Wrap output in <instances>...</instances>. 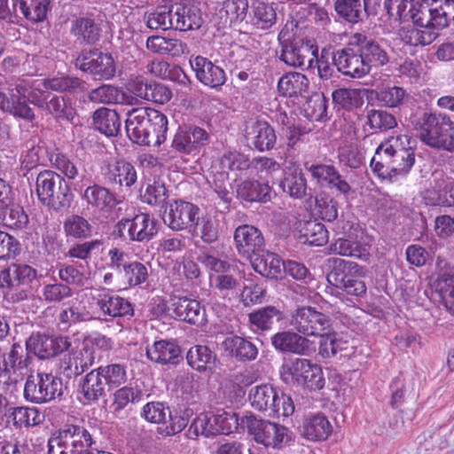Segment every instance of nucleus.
I'll return each mask as SVG.
<instances>
[{"label":"nucleus","mask_w":454,"mask_h":454,"mask_svg":"<svg viewBox=\"0 0 454 454\" xmlns=\"http://www.w3.org/2000/svg\"><path fill=\"white\" fill-rule=\"evenodd\" d=\"M51 93L38 88L35 82L19 78L9 84L6 91L0 92V109L28 121L35 120V113L28 106L31 104L44 108Z\"/></svg>","instance_id":"obj_1"},{"label":"nucleus","mask_w":454,"mask_h":454,"mask_svg":"<svg viewBox=\"0 0 454 454\" xmlns=\"http://www.w3.org/2000/svg\"><path fill=\"white\" fill-rule=\"evenodd\" d=\"M126 131L134 143L160 145L167 138L168 119L161 112L153 108H133L128 113Z\"/></svg>","instance_id":"obj_2"},{"label":"nucleus","mask_w":454,"mask_h":454,"mask_svg":"<svg viewBox=\"0 0 454 454\" xmlns=\"http://www.w3.org/2000/svg\"><path fill=\"white\" fill-rule=\"evenodd\" d=\"M419 137L430 147L454 152V121L446 114L433 113L425 115L419 129Z\"/></svg>","instance_id":"obj_3"},{"label":"nucleus","mask_w":454,"mask_h":454,"mask_svg":"<svg viewBox=\"0 0 454 454\" xmlns=\"http://www.w3.org/2000/svg\"><path fill=\"white\" fill-rule=\"evenodd\" d=\"M331 271L327 274V282L347 294L362 296L366 293V285L360 278L364 275V268L356 262L341 258L329 259Z\"/></svg>","instance_id":"obj_4"},{"label":"nucleus","mask_w":454,"mask_h":454,"mask_svg":"<svg viewBox=\"0 0 454 454\" xmlns=\"http://www.w3.org/2000/svg\"><path fill=\"white\" fill-rule=\"evenodd\" d=\"M279 373L287 385L302 386L310 390H320L325 386L321 367L309 359H289L281 365Z\"/></svg>","instance_id":"obj_5"},{"label":"nucleus","mask_w":454,"mask_h":454,"mask_svg":"<svg viewBox=\"0 0 454 454\" xmlns=\"http://www.w3.org/2000/svg\"><path fill=\"white\" fill-rule=\"evenodd\" d=\"M248 399L251 406L270 417H289L294 412V403L292 398L281 393L268 384L255 386L251 388Z\"/></svg>","instance_id":"obj_6"},{"label":"nucleus","mask_w":454,"mask_h":454,"mask_svg":"<svg viewBox=\"0 0 454 454\" xmlns=\"http://www.w3.org/2000/svg\"><path fill=\"white\" fill-rule=\"evenodd\" d=\"M35 192L39 200L55 210L67 207L71 200L65 179L52 170H43L36 177Z\"/></svg>","instance_id":"obj_7"},{"label":"nucleus","mask_w":454,"mask_h":454,"mask_svg":"<svg viewBox=\"0 0 454 454\" xmlns=\"http://www.w3.org/2000/svg\"><path fill=\"white\" fill-rule=\"evenodd\" d=\"M417 26L443 29L454 24V0H420L413 17Z\"/></svg>","instance_id":"obj_8"},{"label":"nucleus","mask_w":454,"mask_h":454,"mask_svg":"<svg viewBox=\"0 0 454 454\" xmlns=\"http://www.w3.org/2000/svg\"><path fill=\"white\" fill-rule=\"evenodd\" d=\"M63 394L62 380L52 373L29 374L24 385V398L32 403H49Z\"/></svg>","instance_id":"obj_9"},{"label":"nucleus","mask_w":454,"mask_h":454,"mask_svg":"<svg viewBox=\"0 0 454 454\" xmlns=\"http://www.w3.org/2000/svg\"><path fill=\"white\" fill-rule=\"evenodd\" d=\"M94 443V437L86 427L69 424L60 428L58 434L49 440L48 446L50 453L55 444L59 454H83Z\"/></svg>","instance_id":"obj_10"},{"label":"nucleus","mask_w":454,"mask_h":454,"mask_svg":"<svg viewBox=\"0 0 454 454\" xmlns=\"http://www.w3.org/2000/svg\"><path fill=\"white\" fill-rule=\"evenodd\" d=\"M74 65L96 80H110L115 74V62L111 54L98 49L82 50L75 59Z\"/></svg>","instance_id":"obj_11"},{"label":"nucleus","mask_w":454,"mask_h":454,"mask_svg":"<svg viewBox=\"0 0 454 454\" xmlns=\"http://www.w3.org/2000/svg\"><path fill=\"white\" fill-rule=\"evenodd\" d=\"M356 43V36L352 35L346 47L333 52L332 59L338 72L345 76L358 79L369 73Z\"/></svg>","instance_id":"obj_12"},{"label":"nucleus","mask_w":454,"mask_h":454,"mask_svg":"<svg viewBox=\"0 0 454 454\" xmlns=\"http://www.w3.org/2000/svg\"><path fill=\"white\" fill-rule=\"evenodd\" d=\"M414 162L415 155L412 150L374 155L371 160V167L379 176L393 178L408 174Z\"/></svg>","instance_id":"obj_13"},{"label":"nucleus","mask_w":454,"mask_h":454,"mask_svg":"<svg viewBox=\"0 0 454 454\" xmlns=\"http://www.w3.org/2000/svg\"><path fill=\"white\" fill-rule=\"evenodd\" d=\"M291 325L304 337H320L330 330L331 319L327 315L312 307H302L297 309L293 314Z\"/></svg>","instance_id":"obj_14"},{"label":"nucleus","mask_w":454,"mask_h":454,"mask_svg":"<svg viewBox=\"0 0 454 454\" xmlns=\"http://www.w3.org/2000/svg\"><path fill=\"white\" fill-rule=\"evenodd\" d=\"M286 26L278 34V41L281 45L280 59L290 67H310L317 49L309 44H297L292 41L293 35Z\"/></svg>","instance_id":"obj_15"},{"label":"nucleus","mask_w":454,"mask_h":454,"mask_svg":"<svg viewBox=\"0 0 454 454\" xmlns=\"http://www.w3.org/2000/svg\"><path fill=\"white\" fill-rule=\"evenodd\" d=\"M71 342L67 337L49 336L39 332L33 333L26 341V349L40 359H48L69 348Z\"/></svg>","instance_id":"obj_16"},{"label":"nucleus","mask_w":454,"mask_h":454,"mask_svg":"<svg viewBox=\"0 0 454 454\" xmlns=\"http://www.w3.org/2000/svg\"><path fill=\"white\" fill-rule=\"evenodd\" d=\"M168 310L174 318L190 325L203 326L207 322L205 307L195 299L174 296L170 299Z\"/></svg>","instance_id":"obj_17"},{"label":"nucleus","mask_w":454,"mask_h":454,"mask_svg":"<svg viewBox=\"0 0 454 454\" xmlns=\"http://www.w3.org/2000/svg\"><path fill=\"white\" fill-rule=\"evenodd\" d=\"M170 11L175 30H194L202 24L200 10L193 0H170Z\"/></svg>","instance_id":"obj_18"},{"label":"nucleus","mask_w":454,"mask_h":454,"mask_svg":"<svg viewBox=\"0 0 454 454\" xmlns=\"http://www.w3.org/2000/svg\"><path fill=\"white\" fill-rule=\"evenodd\" d=\"M98 317L107 320L108 317H132L134 309L125 298L110 292H102L94 297Z\"/></svg>","instance_id":"obj_19"},{"label":"nucleus","mask_w":454,"mask_h":454,"mask_svg":"<svg viewBox=\"0 0 454 454\" xmlns=\"http://www.w3.org/2000/svg\"><path fill=\"white\" fill-rule=\"evenodd\" d=\"M87 209L94 215L107 216L117 205L123 204L109 189L99 184L88 186L82 194Z\"/></svg>","instance_id":"obj_20"},{"label":"nucleus","mask_w":454,"mask_h":454,"mask_svg":"<svg viewBox=\"0 0 454 454\" xmlns=\"http://www.w3.org/2000/svg\"><path fill=\"white\" fill-rule=\"evenodd\" d=\"M306 169L320 187L335 190L343 195L351 191L350 184L333 164L315 163L306 166Z\"/></svg>","instance_id":"obj_21"},{"label":"nucleus","mask_w":454,"mask_h":454,"mask_svg":"<svg viewBox=\"0 0 454 454\" xmlns=\"http://www.w3.org/2000/svg\"><path fill=\"white\" fill-rule=\"evenodd\" d=\"M209 135L197 126L179 127L171 143V148L180 154H192L208 143Z\"/></svg>","instance_id":"obj_22"},{"label":"nucleus","mask_w":454,"mask_h":454,"mask_svg":"<svg viewBox=\"0 0 454 454\" xmlns=\"http://www.w3.org/2000/svg\"><path fill=\"white\" fill-rule=\"evenodd\" d=\"M426 204L430 206H454V180L442 172L433 174V180L423 195Z\"/></svg>","instance_id":"obj_23"},{"label":"nucleus","mask_w":454,"mask_h":454,"mask_svg":"<svg viewBox=\"0 0 454 454\" xmlns=\"http://www.w3.org/2000/svg\"><path fill=\"white\" fill-rule=\"evenodd\" d=\"M234 242L238 253L249 260L263 252L265 247L262 231L248 224L240 225L235 230Z\"/></svg>","instance_id":"obj_24"},{"label":"nucleus","mask_w":454,"mask_h":454,"mask_svg":"<svg viewBox=\"0 0 454 454\" xmlns=\"http://www.w3.org/2000/svg\"><path fill=\"white\" fill-rule=\"evenodd\" d=\"M200 214V208L184 200H176L169 205V210L163 217L164 223L173 231L192 228Z\"/></svg>","instance_id":"obj_25"},{"label":"nucleus","mask_w":454,"mask_h":454,"mask_svg":"<svg viewBox=\"0 0 454 454\" xmlns=\"http://www.w3.org/2000/svg\"><path fill=\"white\" fill-rule=\"evenodd\" d=\"M354 36H356V45L360 49L368 73L372 68L378 69L389 62L390 56L387 49L381 43L360 33L354 34Z\"/></svg>","instance_id":"obj_26"},{"label":"nucleus","mask_w":454,"mask_h":454,"mask_svg":"<svg viewBox=\"0 0 454 454\" xmlns=\"http://www.w3.org/2000/svg\"><path fill=\"white\" fill-rule=\"evenodd\" d=\"M272 346L278 351L309 356L315 351L313 342L292 331H283L271 337Z\"/></svg>","instance_id":"obj_27"},{"label":"nucleus","mask_w":454,"mask_h":454,"mask_svg":"<svg viewBox=\"0 0 454 454\" xmlns=\"http://www.w3.org/2000/svg\"><path fill=\"white\" fill-rule=\"evenodd\" d=\"M190 65L195 72L196 78L210 88H219L224 84L226 74L224 70L202 56L190 59Z\"/></svg>","instance_id":"obj_28"},{"label":"nucleus","mask_w":454,"mask_h":454,"mask_svg":"<svg viewBox=\"0 0 454 454\" xmlns=\"http://www.w3.org/2000/svg\"><path fill=\"white\" fill-rule=\"evenodd\" d=\"M70 34L81 44L92 45L100 40V24L91 16H80L71 20Z\"/></svg>","instance_id":"obj_29"},{"label":"nucleus","mask_w":454,"mask_h":454,"mask_svg":"<svg viewBox=\"0 0 454 454\" xmlns=\"http://www.w3.org/2000/svg\"><path fill=\"white\" fill-rule=\"evenodd\" d=\"M124 228L128 226L129 236L132 240L148 241L157 233L156 221L149 214L141 213L131 220L124 219L120 222Z\"/></svg>","instance_id":"obj_30"},{"label":"nucleus","mask_w":454,"mask_h":454,"mask_svg":"<svg viewBox=\"0 0 454 454\" xmlns=\"http://www.w3.org/2000/svg\"><path fill=\"white\" fill-rule=\"evenodd\" d=\"M333 433V426L327 417L321 413L310 414L301 426L302 435L314 442L325 441Z\"/></svg>","instance_id":"obj_31"},{"label":"nucleus","mask_w":454,"mask_h":454,"mask_svg":"<svg viewBox=\"0 0 454 454\" xmlns=\"http://www.w3.org/2000/svg\"><path fill=\"white\" fill-rule=\"evenodd\" d=\"M250 262L253 269L262 277L278 279L283 275L284 262L275 253L263 250Z\"/></svg>","instance_id":"obj_32"},{"label":"nucleus","mask_w":454,"mask_h":454,"mask_svg":"<svg viewBox=\"0 0 454 454\" xmlns=\"http://www.w3.org/2000/svg\"><path fill=\"white\" fill-rule=\"evenodd\" d=\"M89 99L97 104H121L133 105L135 98L128 95L121 89L114 85L103 84L92 90L89 94Z\"/></svg>","instance_id":"obj_33"},{"label":"nucleus","mask_w":454,"mask_h":454,"mask_svg":"<svg viewBox=\"0 0 454 454\" xmlns=\"http://www.w3.org/2000/svg\"><path fill=\"white\" fill-rule=\"evenodd\" d=\"M398 35L402 42L411 46H426L432 43L438 36V34L430 27L412 26L402 27Z\"/></svg>","instance_id":"obj_34"},{"label":"nucleus","mask_w":454,"mask_h":454,"mask_svg":"<svg viewBox=\"0 0 454 454\" xmlns=\"http://www.w3.org/2000/svg\"><path fill=\"white\" fill-rule=\"evenodd\" d=\"M222 345L225 352L239 361H252L258 355L256 346L240 336L227 337Z\"/></svg>","instance_id":"obj_35"},{"label":"nucleus","mask_w":454,"mask_h":454,"mask_svg":"<svg viewBox=\"0 0 454 454\" xmlns=\"http://www.w3.org/2000/svg\"><path fill=\"white\" fill-rule=\"evenodd\" d=\"M247 138L254 148L262 152L272 149L276 143L274 129L264 121L253 123L247 131Z\"/></svg>","instance_id":"obj_36"},{"label":"nucleus","mask_w":454,"mask_h":454,"mask_svg":"<svg viewBox=\"0 0 454 454\" xmlns=\"http://www.w3.org/2000/svg\"><path fill=\"white\" fill-rule=\"evenodd\" d=\"M94 127L106 137H115L121 129L119 114L113 109L100 107L92 116Z\"/></svg>","instance_id":"obj_37"},{"label":"nucleus","mask_w":454,"mask_h":454,"mask_svg":"<svg viewBox=\"0 0 454 454\" xmlns=\"http://www.w3.org/2000/svg\"><path fill=\"white\" fill-rule=\"evenodd\" d=\"M284 318L282 310L275 306H266L258 309L248 315V323L253 331L270 330L274 321H280Z\"/></svg>","instance_id":"obj_38"},{"label":"nucleus","mask_w":454,"mask_h":454,"mask_svg":"<svg viewBox=\"0 0 454 454\" xmlns=\"http://www.w3.org/2000/svg\"><path fill=\"white\" fill-rule=\"evenodd\" d=\"M148 278L147 267L137 261L129 262L116 276V282L120 287L127 289L140 286Z\"/></svg>","instance_id":"obj_39"},{"label":"nucleus","mask_w":454,"mask_h":454,"mask_svg":"<svg viewBox=\"0 0 454 454\" xmlns=\"http://www.w3.org/2000/svg\"><path fill=\"white\" fill-rule=\"evenodd\" d=\"M106 382L98 368L90 371L80 383V392L88 403L98 401L106 395Z\"/></svg>","instance_id":"obj_40"},{"label":"nucleus","mask_w":454,"mask_h":454,"mask_svg":"<svg viewBox=\"0 0 454 454\" xmlns=\"http://www.w3.org/2000/svg\"><path fill=\"white\" fill-rule=\"evenodd\" d=\"M146 356L159 364H176L180 356V348L173 342L159 340L146 348Z\"/></svg>","instance_id":"obj_41"},{"label":"nucleus","mask_w":454,"mask_h":454,"mask_svg":"<svg viewBox=\"0 0 454 454\" xmlns=\"http://www.w3.org/2000/svg\"><path fill=\"white\" fill-rule=\"evenodd\" d=\"M309 88V80L301 73H288L283 75L278 82V90L282 96H302Z\"/></svg>","instance_id":"obj_42"},{"label":"nucleus","mask_w":454,"mask_h":454,"mask_svg":"<svg viewBox=\"0 0 454 454\" xmlns=\"http://www.w3.org/2000/svg\"><path fill=\"white\" fill-rule=\"evenodd\" d=\"M303 242L311 246H323L328 241V231L325 225L317 220L299 222L295 226Z\"/></svg>","instance_id":"obj_43"},{"label":"nucleus","mask_w":454,"mask_h":454,"mask_svg":"<svg viewBox=\"0 0 454 454\" xmlns=\"http://www.w3.org/2000/svg\"><path fill=\"white\" fill-rule=\"evenodd\" d=\"M49 4L50 0H14L13 9H19L27 20L38 23L46 18Z\"/></svg>","instance_id":"obj_44"},{"label":"nucleus","mask_w":454,"mask_h":454,"mask_svg":"<svg viewBox=\"0 0 454 454\" xmlns=\"http://www.w3.org/2000/svg\"><path fill=\"white\" fill-rule=\"evenodd\" d=\"M95 352L88 344L72 354L69 357V364L65 371L68 377H76L83 373L95 363Z\"/></svg>","instance_id":"obj_45"},{"label":"nucleus","mask_w":454,"mask_h":454,"mask_svg":"<svg viewBox=\"0 0 454 454\" xmlns=\"http://www.w3.org/2000/svg\"><path fill=\"white\" fill-rule=\"evenodd\" d=\"M106 178L111 184L129 187L137 181V171L129 162L118 160L109 166Z\"/></svg>","instance_id":"obj_46"},{"label":"nucleus","mask_w":454,"mask_h":454,"mask_svg":"<svg viewBox=\"0 0 454 454\" xmlns=\"http://www.w3.org/2000/svg\"><path fill=\"white\" fill-rule=\"evenodd\" d=\"M51 114L57 121H68L73 122L76 116L75 108L69 98L63 96L51 95L45 102L43 108Z\"/></svg>","instance_id":"obj_47"},{"label":"nucleus","mask_w":454,"mask_h":454,"mask_svg":"<svg viewBox=\"0 0 454 454\" xmlns=\"http://www.w3.org/2000/svg\"><path fill=\"white\" fill-rule=\"evenodd\" d=\"M144 20L151 29H174L170 0H167L163 5L157 6L153 12H146Z\"/></svg>","instance_id":"obj_48"},{"label":"nucleus","mask_w":454,"mask_h":454,"mask_svg":"<svg viewBox=\"0 0 454 454\" xmlns=\"http://www.w3.org/2000/svg\"><path fill=\"white\" fill-rule=\"evenodd\" d=\"M252 24L259 29H269L277 21V13L273 6L262 0L252 4Z\"/></svg>","instance_id":"obj_49"},{"label":"nucleus","mask_w":454,"mask_h":454,"mask_svg":"<svg viewBox=\"0 0 454 454\" xmlns=\"http://www.w3.org/2000/svg\"><path fill=\"white\" fill-rule=\"evenodd\" d=\"M334 10L338 16L345 21L356 24L363 20L366 10V2L364 1L363 6L361 0H336Z\"/></svg>","instance_id":"obj_50"},{"label":"nucleus","mask_w":454,"mask_h":454,"mask_svg":"<svg viewBox=\"0 0 454 454\" xmlns=\"http://www.w3.org/2000/svg\"><path fill=\"white\" fill-rule=\"evenodd\" d=\"M146 47L149 51L162 55L168 54L175 57L184 53V44L181 41L160 35L148 37Z\"/></svg>","instance_id":"obj_51"},{"label":"nucleus","mask_w":454,"mask_h":454,"mask_svg":"<svg viewBox=\"0 0 454 454\" xmlns=\"http://www.w3.org/2000/svg\"><path fill=\"white\" fill-rule=\"evenodd\" d=\"M10 417L16 427H28L41 424L43 415L35 407L18 406L10 409Z\"/></svg>","instance_id":"obj_52"},{"label":"nucleus","mask_w":454,"mask_h":454,"mask_svg":"<svg viewBox=\"0 0 454 454\" xmlns=\"http://www.w3.org/2000/svg\"><path fill=\"white\" fill-rule=\"evenodd\" d=\"M271 188L268 184L245 181L239 185L238 193L246 200L266 202L270 200Z\"/></svg>","instance_id":"obj_53"},{"label":"nucleus","mask_w":454,"mask_h":454,"mask_svg":"<svg viewBox=\"0 0 454 454\" xmlns=\"http://www.w3.org/2000/svg\"><path fill=\"white\" fill-rule=\"evenodd\" d=\"M280 186L284 192L288 193L294 199L300 200L307 194V180L301 171L298 169L286 173Z\"/></svg>","instance_id":"obj_54"},{"label":"nucleus","mask_w":454,"mask_h":454,"mask_svg":"<svg viewBox=\"0 0 454 454\" xmlns=\"http://www.w3.org/2000/svg\"><path fill=\"white\" fill-rule=\"evenodd\" d=\"M218 222L211 215H198L193 226L192 235L200 237L206 243L215 242L218 239Z\"/></svg>","instance_id":"obj_55"},{"label":"nucleus","mask_w":454,"mask_h":454,"mask_svg":"<svg viewBox=\"0 0 454 454\" xmlns=\"http://www.w3.org/2000/svg\"><path fill=\"white\" fill-rule=\"evenodd\" d=\"M186 359L194 370L204 372L215 364V355L207 346L196 345L188 350Z\"/></svg>","instance_id":"obj_56"},{"label":"nucleus","mask_w":454,"mask_h":454,"mask_svg":"<svg viewBox=\"0 0 454 454\" xmlns=\"http://www.w3.org/2000/svg\"><path fill=\"white\" fill-rule=\"evenodd\" d=\"M28 354L29 353L23 355L20 345H12L7 361L5 362V371L19 376L27 374L31 363V358Z\"/></svg>","instance_id":"obj_57"},{"label":"nucleus","mask_w":454,"mask_h":454,"mask_svg":"<svg viewBox=\"0 0 454 454\" xmlns=\"http://www.w3.org/2000/svg\"><path fill=\"white\" fill-rule=\"evenodd\" d=\"M0 218L2 223L11 229H23L28 223V216L24 209L18 206L12 205L4 207L0 210Z\"/></svg>","instance_id":"obj_58"},{"label":"nucleus","mask_w":454,"mask_h":454,"mask_svg":"<svg viewBox=\"0 0 454 454\" xmlns=\"http://www.w3.org/2000/svg\"><path fill=\"white\" fill-rule=\"evenodd\" d=\"M331 250L342 256H350L365 260L369 256V250L365 246L346 239H338L331 245Z\"/></svg>","instance_id":"obj_59"},{"label":"nucleus","mask_w":454,"mask_h":454,"mask_svg":"<svg viewBox=\"0 0 454 454\" xmlns=\"http://www.w3.org/2000/svg\"><path fill=\"white\" fill-rule=\"evenodd\" d=\"M435 290L444 307L454 312V274H440L435 281Z\"/></svg>","instance_id":"obj_60"},{"label":"nucleus","mask_w":454,"mask_h":454,"mask_svg":"<svg viewBox=\"0 0 454 454\" xmlns=\"http://www.w3.org/2000/svg\"><path fill=\"white\" fill-rule=\"evenodd\" d=\"M411 142V138L408 135L392 136L378 146L375 155L412 151Z\"/></svg>","instance_id":"obj_61"},{"label":"nucleus","mask_w":454,"mask_h":454,"mask_svg":"<svg viewBox=\"0 0 454 454\" xmlns=\"http://www.w3.org/2000/svg\"><path fill=\"white\" fill-rule=\"evenodd\" d=\"M409 95L399 86H387L377 92V99L385 106L398 107L407 100Z\"/></svg>","instance_id":"obj_62"},{"label":"nucleus","mask_w":454,"mask_h":454,"mask_svg":"<svg viewBox=\"0 0 454 454\" xmlns=\"http://www.w3.org/2000/svg\"><path fill=\"white\" fill-rule=\"evenodd\" d=\"M332 98L335 105L348 110L356 108L362 103L361 91L356 89H336L333 91Z\"/></svg>","instance_id":"obj_63"},{"label":"nucleus","mask_w":454,"mask_h":454,"mask_svg":"<svg viewBox=\"0 0 454 454\" xmlns=\"http://www.w3.org/2000/svg\"><path fill=\"white\" fill-rule=\"evenodd\" d=\"M320 338L319 355L324 358L333 357L338 352L347 348L348 342L338 337L336 333L325 332Z\"/></svg>","instance_id":"obj_64"}]
</instances>
